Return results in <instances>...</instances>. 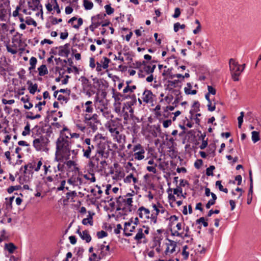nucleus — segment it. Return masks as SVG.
Returning <instances> with one entry per match:
<instances>
[{"label":"nucleus","instance_id":"1","mask_svg":"<svg viewBox=\"0 0 261 261\" xmlns=\"http://www.w3.org/2000/svg\"><path fill=\"white\" fill-rule=\"evenodd\" d=\"M67 128H64L60 133V135L56 141V155H60L63 159L68 161L70 159V138L64 132L67 131Z\"/></svg>","mask_w":261,"mask_h":261},{"label":"nucleus","instance_id":"2","mask_svg":"<svg viewBox=\"0 0 261 261\" xmlns=\"http://www.w3.org/2000/svg\"><path fill=\"white\" fill-rule=\"evenodd\" d=\"M136 89V86L135 85L129 86L127 84V85L122 90L123 94L120 92H115V112L120 114V116L123 115L124 118H125L126 115H127V112H125V104L123 103L122 105L120 103H117L116 101L120 100H123V99H126L127 96L125 94L127 93H131L133 92L134 90Z\"/></svg>","mask_w":261,"mask_h":261},{"label":"nucleus","instance_id":"3","mask_svg":"<svg viewBox=\"0 0 261 261\" xmlns=\"http://www.w3.org/2000/svg\"><path fill=\"white\" fill-rule=\"evenodd\" d=\"M108 164L105 161H99V159L96 158L92 159L88 164V170L92 172H98L101 174L109 173L113 174L114 169L112 168H106Z\"/></svg>","mask_w":261,"mask_h":261},{"label":"nucleus","instance_id":"4","mask_svg":"<svg viewBox=\"0 0 261 261\" xmlns=\"http://www.w3.org/2000/svg\"><path fill=\"white\" fill-rule=\"evenodd\" d=\"M243 69H241L240 65L238 64V62H236L234 59H230L229 60V68L231 71L232 78L234 81H239V76L243 71L245 64H243Z\"/></svg>","mask_w":261,"mask_h":261},{"label":"nucleus","instance_id":"5","mask_svg":"<svg viewBox=\"0 0 261 261\" xmlns=\"http://www.w3.org/2000/svg\"><path fill=\"white\" fill-rule=\"evenodd\" d=\"M116 202L117 203L116 210H122L124 214H125L126 212V210L129 208L132 205L133 199L132 198H127L126 196H119V197L117 199Z\"/></svg>","mask_w":261,"mask_h":261},{"label":"nucleus","instance_id":"6","mask_svg":"<svg viewBox=\"0 0 261 261\" xmlns=\"http://www.w3.org/2000/svg\"><path fill=\"white\" fill-rule=\"evenodd\" d=\"M100 111L102 112L103 116L110 120L108 121L106 123V127L107 128L110 132L111 133L112 136H114V121L112 120L113 115L108 110V108L103 107V108L100 109Z\"/></svg>","mask_w":261,"mask_h":261},{"label":"nucleus","instance_id":"7","mask_svg":"<svg viewBox=\"0 0 261 261\" xmlns=\"http://www.w3.org/2000/svg\"><path fill=\"white\" fill-rule=\"evenodd\" d=\"M84 122L90 127L93 132L97 129V125L99 123L98 120V116L94 114L92 116L89 114H86L84 116Z\"/></svg>","mask_w":261,"mask_h":261},{"label":"nucleus","instance_id":"8","mask_svg":"<svg viewBox=\"0 0 261 261\" xmlns=\"http://www.w3.org/2000/svg\"><path fill=\"white\" fill-rule=\"evenodd\" d=\"M114 144L108 142L102 150L98 151L99 155L105 158H113L114 156Z\"/></svg>","mask_w":261,"mask_h":261},{"label":"nucleus","instance_id":"9","mask_svg":"<svg viewBox=\"0 0 261 261\" xmlns=\"http://www.w3.org/2000/svg\"><path fill=\"white\" fill-rule=\"evenodd\" d=\"M115 149H118L119 155L122 156V153L119 151L122 150L125 147V137L124 135L120 134L119 132L115 130Z\"/></svg>","mask_w":261,"mask_h":261},{"label":"nucleus","instance_id":"10","mask_svg":"<svg viewBox=\"0 0 261 261\" xmlns=\"http://www.w3.org/2000/svg\"><path fill=\"white\" fill-rule=\"evenodd\" d=\"M49 142L48 139L45 136H40L33 141V146L37 150H41L45 147Z\"/></svg>","mask_w":261,"mask_h":261},{"label":"nucleus","instance_id":"11","mask_svg":"<svg viewBox=\"0 0 261 261\" xmlns=\"http://www.w3.org/2000/svg\"><path fill=\"white\" fill-rule=\"evenodd\" d=\"M133 151L135 152L134 156L135 159L141 160L144 158L145 150L140 144L135 145L133 148Z\"/></svg>","mask_w":261,"mask_h":261},{"label":"nucleus","instance_id":"12","mask_svg":"<svg viewBox=\"0 0 261 261\" xmlns=\"http://www.w3.org/2000/svg\"><path fill=\"white\" fill-rule=\"evenodd\" d=\"M168 242L166 243V248L164 252L165 255H168L175 251L177 243L174 241L167 239Z\"/></svg>","mask_w":261,"mask_h":261},{"label":"nucleus","instance_id":"13","mask_svg":"<svg viewBox=\"0 0 261 261\" xmlns=\"http://www.w3.org/2000/svg\"><path fill=\"white\" fill-rule=\"evenodd\" d=\"M181 82L179 80H175L173 81L168 80L165 85V90H171L172 89L181 88Z\"/></svg>","mask_w":261,"mask_h":261},{"label":"nucleus","instance_id":"14","mask_svg":"<svg viewBox=\"0 0 261 261\" xmlns=\"http://www.w3.org/2000/svg\"><path fill=\"white\" fill-rule=\"evenodd\" d=\"M137 214L140 218L144 219H149L150 212L148 208H146L144 206H141L137 210Z\"/></svg>","mask_w":261,"mask_h":261},{"label":"nucleus","instance_id":"15","mask_svg":"<svg viewBox=\"0 0 261 261\" xmlns=\"http://www.w3.org/2000/svg\"><path fill=\"white\" fill-rule=\"evenodd\" d=\"M142 99L145 103H150L153 101V94L150 90H145L143 93Z\"/></svg>","mask_w":261,"mask_h":261},{"label":"nucleus","instance_id":"16","mask_svg":"<svg viewBox=\"0 0 261 261\" xmlns=\"http://www.w3.org/2000/svg\"><path fill=\"white\" fill-rule=\"evenodd\" d=\"M106 14L104 13H100L97 14L95 16H93L91 18L92 20H94L95 21H99L100 22H101V25L102 27H105L107 26L110 24V21H108L106 22H103L102 20L105 18L106 17Z\"/></svg>","mask_w":261,"mask_h":261},{"label":"nucleus","instance_id":"17","mask_svg":"<svg viewBox=\"0 0 261 261\" xmlns=\"http://www.w3.org/2000/svg\"><path fill=\"white\" fill-rule=\"evenodd\" d=\"M69 44L68 43H66L63 46H60L59 47V55L60 56H65L67 57L69 54Z\"/></svg>","mask_w":261,"mask_h":261},{"label":"nucleus","instance_id":"18","mask_svg":"<svg viewBox=\"0 0 261 261\" xmlns=\"http://www.w3.org/2000/svg\"><path fill=\"white\" fill-rule=\"evenodd\" d=\"M135 229V226L132 225L131 223L126 222L125 223L124 228V232L126 236H131V233L127 232H132Z\"/></svg>","mask_w":261,"mask_h":261},{"label":"nucleus","instance_id":"19","mask_svg":"<svg viewBox=\"0 0 261 261\" xmlns=\"http://www.w3.org/2000/svg\"><path fill=\"white\" fill-rule=\"evenodd\" d=\"M156 67L155 65H144L142 69L146 74L152 73Z\"/></svg>","mask_w":261,"mask_h":261},{"label":"nucleus","instance_id":"20","mask_svg":"<svg viewBox=\"0 0 261 261\" xmlns=\"http://www.w3.org/2000/svg\"><path fill=\"white\" fill-rule=\"evenodd\" d=\"M143 238H145V235L143 233V229H138L137 233L134 238L135 240H136L138 243H140L141 242L140 240Z\"/></svg>","mask_w":261,"mask_h":261},{"label":"nucleus","instance_id":"21","mask_svg":"<svg viewBox=\"0 0 261 261\" xmlns=\"http://www.w3.org/2000/svg\"><path fill=\"white\" fill-rule=\"evenodd\" d=\"M152 207L153 208V210H152L153 212L154 211V214L157 216L160 213L163 214L165 211V208L161 205L156 206L155 204H153Z\"/></svg>","mask_w":261,"mask_h":261},{"label":"nucleus","instance_id":"22","mask_svg":"<svg viewBox=\"0 0 261 261\" xmlns=\"http://www.w3.org/2000/svg\"><path fill=\"white\" fill-rule=\"evenodd\" d=\"M27 84L29 85V90L30 93L34 94L37 90L38 85L36 84L33 85L30 81L27 82Z\"/></svg>","mask_w":261,"mask_h":261},{"label":"nucleus","instance_id":"23","mask_svg":"<svg viewBox=\"0 0 261 261\" xmlns=\"http://www.w3.org/2000/svg\"><path fill=\"white\" fill-rule=\"evenodd\" d=\"M79 80H81L84 89H88L91 84L89 80L85 76H81Z\"/></svg>","mask_w":261,"mask_h":261},{"label":"nucleus","instance_id":"24","mask_svg":"<svg viewBox=\"0 0 261 261\" xmlns=\"http://www.w3.org/2000/svg\"><path fill=\"white\" fill-rule=\"evenodd\" d=\"M93 148H94V146L93 145L87 146L85 148H83V151L84 152V156L86 158H90L91 149Z\"/></svg>","mask_w":261,"mask_h":261},{"label":"nucleus","instance_id":"25","mask_svg":"<svg viewBox=\"0 0 261 261\" xmlns=\"http://www.w3.org/2000/svg\"><path fill=\"white\" fill-rule=\"evenodd\" d=\"M81 238L83 240H85L87 243L90 242L91 240V237L88 233V231L87 230L82 232Z\"/></svg>","mask_w":261,"mask_h":261},{"label":"nucleus","instance_id":"26","mask_svg":"<svg viewBox=\"0 0 261 261\" xmlns=\"http://www.w3.org/2000/svg\"><path fill=\"white\" fill-rule=\"evenodd\" d=\"M38 70L39 71V75L40 76H44L45 74H48V70L46 65H42L38 68Z\"/></svg>","mask_w":261,"mask_h":261},{"label":"nucleus","instance_id":"27","mask_svg":"<svg viewBox=\"0 0 261 261\" xmlns=\"http://www.w3.org/2000/svg\"><path fill=\"white\" fill-rule=\"evenodd\" d=\"M5 248L7 249L10 253H13L14 251L16 249V247L12 243L6 244Z\"/></svg>","mask_w":261,"mask_h":261},{"label":"nucleus","instance_id":"28","mask_svg":"<svg viewBox=\"0 0 261 261\" xmlns=\"http://www.w3.org/2000/svg\"><path fill=\"white\" fill-rule=\"evenodd\" d=\"M199 107H200V103L198 101H194L193 103V105L192 106V108H193V110H191L190 112L191 115L192 116L195 112H197L199 111Z\"/></svg>","mask_w":261,"mask_h":261},{"label":"nucleus","instance_id":"29","mask_svg":"<svg viewBox=\"0 0 261 261\" xmlns=\"http://www.w3.org/2000/svg\"><path fill=\"white\" fill-rule=\"evenodd\" d=\"M82 224L83 225H86L89 224L90 225H93V218L92 217L89 215L88 217L87 218H84L82 220Z\"/></svg>","mask_w":261,"mask_h":261},{"label":"nucleus","instance_id":"30","mask_svg":"<svg viewBox=\"0 0 261 261\" xmlns=\"http://www.w3.org/2000/svg\"><path fill=\"white\" fill-rule=\"evenodd\" d=\"M101 22L99 21H95L94 20H92V24L89 26V29L91 31L93 32L96 28L101 25Z\"/></svg>","mask_w":261,"mask_h":261},{"label":"nucleus","instance_id":"31","mask_svg":"<svg viewBox=\"0 0 261 261\" xmlns=\"http://www.w3.org/2000/svg\"><path fill=\"white\" fill-rule=\"evenodd\" d=\"M195 24L197 25L195 29L193 30V33L195 35L199 34L201 31V25L200 21L198 19H196L195 21Z\"/></svg>","mask_w":261,"mask_h":261},{"label":"nucleus","instance_id":"32","mask_svg":"<svg viewBox=\"0 0 261 261\" xmlns=\"http://www.w3.org/2000/svg\"><path fill=\"white\" fill-rule=\"evenodd\" d=\"M37 60L35 57H32L30 59V64L31 66L29 67V70H31L34 69L36 67V64L37 63Z\"/></svg>","mask_w":261,"mask_h":261},{"label":"nucleus","instance_id":"33","mask_svg":"<svg viewBox=\"0 0 261 261\" xmlns=\"http://www.w3.org/2000/svg\"><path fill=\"white\" fill-rule=\"evenodd\" d=\"M110 60L107 57H103L100 61V64L102 65V68L104 69H107L108 67V64Z\"/></svg>","mask_w":261,"mask_h":261},{"label":"nucleus","instance_id":"34","mask_svg":"<svg viewBox=\"0 0 261 261\" xmlns=\"http://www.w3.org/2000/svg\"><path fill=\"white\" fill-rule=\"evenodd\" d=\"M181 88H177L172 89L171 90H167L170 93V94H172L173 95H174L175 97L177 96H180V89Z\"/></svg>","mask_w":261,"mask_h":261},{"label":"nucleus","instance_id":"35","mask_svg":"<svg viewBox=\"0 0 261 261\" xmlns=\"http://www.w3.org/2000/svg\"><path fill=\"white\" fill-rule=\"evenodd\" d=\"M33 4L34 7H33L32 6H30V7L32 8V10L34 11L38 10L39 8H42V6L40 4L39 0L33 1Z\"/></svg>","mask_w":261,"mask_h":261},{"label":"nucleus","instance_id":"36","mask_svg":"<svg viewBox=\"0 0 261 261\" xmlns=\"http://www.w3.org/2000/svg\"><path fill=\"white\" fill-rule=\"evenodd\" d=\"M252 134V140L254 143L257 142L259 140L260 137L259 135V133L256 131H253L251 133Z\"/></svg>","mask_w":261,"mask_h":261},{"label":"nucleus","instance_id":"37","mask_svg":"<svg viewBox=\"0 0 261 261\" xmlns=\"http://www.w3.org/2000/svg\"><path fill=\"white\" fill-rule=\"evenodd\" d=\"M185 28V24H180L179 22H176L174 24V31L175 32H177L179 30V29H184Z\"/></svg>","mask_w":261,"mask_h":261},{"label":"nucleus","instance_id":"38","mask_svg":"<svg viewBox=\"0 0 261 261\" xmlns=\"http://www.w3.org/2000/svg\"><path fill=\"white\" fill-rule=\"evenodd\" d=\"M84 6L85 9L91 10L93 8V4L92 2H90V1H88L87 0H84Z\"/></svg>","mask_w":261,"mask_h":261},{"label":"nucleus","instance_id":"39","mask_svg":"<svg viewBox=\"0 0 261 261\" xmlns=\"http://www.w3.org/2000/svg\"><path fill=\"white\" fill-rule=\"evenodd\" d=\"M215 167L213 165L210 166L206 170V174L207 176H213V171L215 170Z\"/></svg>","mask_w":261,"mask_h":261},{"label":"nucleus","instance_id":"40","mask_svg":"<svg viewBox=\"0 0 261 261\" xmlns=\"http://www.w3.org/2000/svg\"><path fill=\"white\" fill-rule=\"evenodd\" d=\"M244 116V113L243 112H241L240 113V116L238 118V127L239 128H241L242 123L243 122V117Z\"/></svg>","mask_w":261,"mask_h":261},{"label":"nucleus","instance_id":"41","mask_svg":"<svg viewBox=\"0 0 261 261\" xmlns=\"http://www.w3.org/2000/svg\"><path fill=\"white\" fill-rule=\"evenodd\" d=\"M157 166V164H154L153 166H148L146 167V169L148 171L152 172L154 174H156L157 172V170L156 167Z\"/></svg>","mask_w":261,"mask_h":261},{"label":"nucleus","instance_id":"42","mask_svg":"<svg viewBox=\"0 0 261 261\" xmlns=\"http://www.w3.org/2000/svg\"><path fill=\"white\" fill-rule=\"evenodd\" d=\"M30 125L28 122L27 125L24 127V130L22 132V135L23 136H25L27 135H29L30 134Z\"/></svg>","mask_w":261,"mask_h":261},{"label":"nucleus","instance_id":"43","mask_svg":"<svg viewBox=\"0 0 261 261\" xmlns=\"http://www.w3.org/2000/svg\"><path fill=\"white\" fill-rule=\"evenodd\" d=\"M105 8L107 14L108 15L112 14L114 12V9L111 7L110 5H106Z\"/></svg>","mask_w":261,"mask_h":261},{"label":"nucleus","instance_id":"44","mask_svg":"<svg viewBox=\"0 0 261 261\" xmlns=\"http://www.w3.org/2000/svg\"><path fill=\"white\" fill-rule=\"evenodd\" d=\"M196 222L197 224H200L202 223L204 227H207L208 226V223L205 221L204 217H201L197 219Z\"/></svg>","mask_w":261,"mask_h":261},{"label":"nucleus","instance_id":"45","mask_svg":"<svg viewBox=\"0 0 261 261\" xmlns=\"http://www.w3.org/2000/svg\"><path fill=\"white\" fill-rule=\"evenodd\" d=\"M173 99V95L171 94H170V92H168L167 96L165 98V100L166 102H167L168 103L171 102Z\"/></svg>","mask_w":261,"mask_h":261},{"label":"nucleus","instance_id":"46","mask_svg":"<svg viewBox=\"0 0 261 261\" xmlns=\"http://www.w3.org/2000/svg\"><path fill=\"white\" fill-rule=\"evenodd\" d=\"M25 23L28 25H33L36 27L37 25V22L32 18H29L25 20Z\"/></svg>","mask_w":261,"mask_h":261},{"label":"nucleus","instance_id":"47","mask_svg":"<svg viewBox=\"0 0 261 261\" xmlns=\"http://www.w3.org/2000/svg\"><path fill=\"white\" fill-rule=\"evenodd\" d=\"M209 148V153L210 154H213V156L215 155V149H216V145L215 144L210 145L208 147Z\"/></svg>","mask_w":261,"mask_h":261},{"label":"nucleus","instance_id":"48","mask_svg":"<svg viewBox=\"0 0 261 261\" xmlns=\"http://www.w3.org/2000/svg\"><path fill=\"white\" fill-rule=\"evenodd\" d=\"M157 215H155L154 212L152 211V214H151V216H149V219H150L151 222H152L154 224H155L156 223L157 221Z\"/></svg>","mask_w":261,"mask_h":261},{"label":"nucleus","instance_id":"49","mask_svg":"<svg viewBox=\"0 0 261 261\" xmlns=\"http://www.w3.org/2000/svg\"><path fill=\"white\" fill-rule=\"evenodd\" d=\"M97 236L98 238L101 239L103 237L107 236V233L103 230L98 231L97 232Z\"/></svg>","mask_w":261,"mask_h":261},{"label":"nucleus","instance_id":"50","mask_svg":"<svg viewBox=\"0 0 261 261\" xmlns=\"http://www.w3.org/2000/svg\"><path fill=\"white\" fill-rule=\"evenodd\" d=\"M180 10L179 8H176L174 10V13L173 15V17L176 18H178L180 15Z\"/></svg>","mask_w":261,"mask_h":261},{"label":"nucleus","instance_id":"51","mask_svg":"<svg viewBox=\"0 0 261 261\" xmlns=\"http://www.w3.org/2000/svg\"><path fill=\"white\" fill-rule=\"evenodd\" d=\"M76 196V193L75 191H72L70 192H68L66 193V197L68 199H70V198H73Z\"/></svg>","mask_w":261,"mask_h":261},{"label":"nucleus","instance_id":"52","mask_svg":"<svg viewBox=\"0 0 261 261\" xmlns=\"http://www.w3.org/2000/svg\"><path fill=\"white\" fill-rule=\"evenodd\" d=\"M83 21L82 18H79L77 20V24L73 25V27L75 29H79V27L83 24Z\"/></svg>","mask_w":261,"mask_h":261},{"label":"nucleus","instance_id":"53","mask_svg":"<svg viewBox=\"0 0 261 261\" xmlns=\"http://www.w3.org/2000/svg\"><path fill=\"white\" fill-rule=\"evenodd\" d=\"M45 104H46V101H43L42 102H39L38 103H37L35 105V107L36 108H38V110L39 111H40L42 110L41 106H44V105H45Z\"/></svg>","mask_w":261,"mask_h":261},{"label":"nucleus","instance_id":"54","mask_svg":"<svg viewBox=\"0 0 261 261\" xmlns=\"http://www.w3.org/2000/svg\"><path fill=\"white\" fill-rule=\"evenodd\" d=\"M182 192V189L180 187H177L176 188L174 189L173 190L174 194L177 195L178 196H179L178 193L181 194Z\"/></svg>","mask_w":261,"mask_h":261},{"label":"nucleus","instance_id":"55","mask_svg":"<svg viewBox=\"0 0 261 261\" xmlns=\"http://www.w3.org/2000/svg\"><path fill=\"white\" fill-rule=\"evenodd\" d=\"M14 102H15V100L14 99H10V100H8L6 99H2V102L4 105H7V104L12 105V104L14 103Z\"/></svg>","mask_w":261,"mask_h":261},{"label":"nucleus","instance_id":"56","mask_svg":"<svg viewBox=\"0 0 261 261\" xmlns=\"http://www.w3.org/2000/svg\"><path fill=\"white\" fill-rule=\"evenodd\" d=\"M126 56L125 53H123V54L121 52L118 53V56H116L115 55V59H118L121 61H123V56Z\"/></svg>","mask_w":261,"mask_h":261},{"label":"nucleus","instance_id":"57","mask_svg":"<svg viewBox=\"0 0 261 261\" xmlns=\"http://www.w3.org/2000/svg\"><path fill=\"white\" fill-rule=\"evenodd\" d=\"M172 121L171 120H166L163 121V125L165 128L168 127L171 124Z\"/></svg>","mask_w":261,"mask_h":261},{"label":"nucleus","instance_id":"58","mask_svg":"<svg viewBox=\"0 0 261 261\" xmlns=\"http://www.w3.org/2000/svg\"><path fill=\"white\" fill-rule=\"evenodd\" d=\"M207 108L208 110L211 112L214 111L216 109L215 105L213 106L211 101L208 102Z\"/></svg>","mask_w":261,"mask_h":261},{"label":"nucleus","instance_id":"59","mask_svg":"<svg viewBox=\"0 0 261 261\" xmlns=\"http://www.w3.org/2000/svg\"><path fill=\"white\" fill-rule=\"evenodd\" d=\"M207 89L208 92L207 93L212 94L213 95H215L216 94V90L212 86H208Z\"/></svg>","mask_w":261,"mask_h":261},{"label":"nucleus","instance_id":"60","mask_svg":"<svg viewBox=\"0 0 261 261\" xmlns=\"http://www.w3.org/2000/svg\"><path fill=\"white\" fill-rule=\"evenodd\" d=\"M62 21V19L61 18L57 19L55 17L52 18L51 23L53 25L57 24L59 22H61Z\"/></svg>","mask_w":261,"mask_h":261},{"label":"nucleus","instance_id":"61","mask_svg":"<svg viewBox=\"0 0 261 261\" xmlns=\"http://www.w3.org/2000/svg\"><path fill=\"white\" fill-rule=\"evenodd\" d=\"M66 183V181L65 180H63L61 182V185L59 187L57 188L58 191H62L65 189V185Z\"/></svg>","mask_w":261,"mask_h":261},{"label":"nucleus","instance_id":"62","mask_svg":"<svg viewBox=\"0 0 261 261\" xmlns=\"http://www.w3.org/2000/svg\"><path fill=\"white\" fill-rule=\"evenodd\" d=\"M133 177V174H130L124 178V180L125 182L130 183Z\"/></svg>","mask_w":261,"mask_h":261},{"label":"nucleus","instance_id":"63","mask_svg":"<svg viewBox=\"0 0 261 261\" xmlns=\"http://www.w3.org/2000/svg\"><path fill=\"white\" fill-rule=\"evenodd\" d=\"M69 240L71 244H75L76 243V238L74 236H71L69 237Z\"/></svg>","mask_w":261,"mask_h":261},{"label":"nucleus","instance_id":"64","mask_svg":"<svg viewBox=\"0 0 261 261\" xmlns=\"http://www.w3.org/2000/svg\"><path fill=\"white\" fill-rule=\"evenodd\" d=\"M84 251V249L82 247H79L78 248V250L77 251L76 254L78 255V256L82 257L83 253Z\"/></svg>","mask_w":261,"mask_h":261}]
</instances>
